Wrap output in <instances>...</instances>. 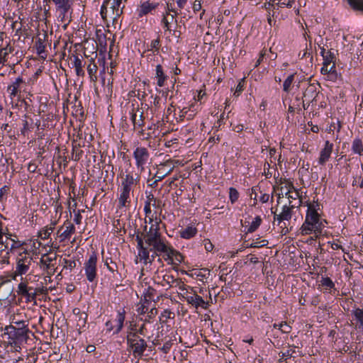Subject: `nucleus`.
<instances>
[{
    "mask_svg": "<svg viewBox=\"0 0 363 363\" xmlns=\"http://www.w3.org/2000/svg\"><path fill=\"white\" fill-rule=\"evenodd\" d=\"M198 230L197 228L193 225H189L179 231V235L182 238L191 239L194 238Z\"/></svg>",
    "mask_w": 363,
    "mask_h": 363,
    "instance_id": "c85d7f7f",
    "label": "nucleus"
},
{
    "mask_svg": "<svg viewBox=\"0 0 363 363\" xmlns=\"http://www.w3.org/2000/svg\"><path fill=\"white\" fill-rule=\"evenodd\" d=\"M174 286L177 287L182 293L188 290L187 288H190L184 284L181 279H175L174 281Z\"/></svg>",
    "mask_w": 363,
    "mask_h": 363,
    "instance_id": "8fccbe9b",
    "label": "nucleus"
},
{
    "mask_svg": "<svg viewBox=\"0 0 363 363\" xmlns=\"http://www.w3.org/2000/svg\"><path fill=\"white\" fill-rule=\"evenodd\" d=\"M160 47V40L157 38L155 40H152L150 45V48L148 50H153V52L159 53V48Z\"/></svg>",
    "mask_w": 363,
    "mask_h": 363,
    "instance_id": "de8ad7c7",
    "label": "nucleus"
},
{
    "mask_svg": "<svg viewBox=\"0 0 363 363\" xmlns=\"http://www.w3.org/2000/svg\"><path fill=\"white\" fill-rule=\"evenodd\" d=\"M277 1L276 4L280 7L286 6H292V4L294 2V0H274V2Z\"/></svg>",
    "mask_w": 363,
    "mask_h": 363,
    "instance_id": "864d4df0",
    "label": "nucleus"
},
{
    "mask_svg": "<svg viewBox=\"0 0 363 363\" xmlns=\"http://www.w3.org/2000/svg\"><path fill=\"white\" fill-rule=\"evenodd\" d=\"M28 131H29L28 122L26 120H23V127L21 129V133L23 135L26 136L28 135Z\"/></svg>",
    "mask_w": 363,
    "mask_h": 363,
    "instance_id": "bf43d9fd",
    "label": "nucleus"
},
{
    "mask_svg": "<svg viewBox=\"0 0 363 363\" xmlns=\"http://www.w3.org/2000/svg\"><path fill=\"white\" fill-rule=\"evenodd\" d=\"M143 241L150 247V250L155 251V255L157 252L164 254L167 252L169 245L166 240L162 235L161 233H155L153 234H145L143 237Z\"/></svg>",
    "mask_w": 363,
    "mask_h": 363,
    "instance_id": "39448f33",
    "label": "nucleus"
},
{
    "mask_svg": "<svg viewBox=\"0 0 363 363\" xmlns=\"http://www.w3.org/2000/svg\"><path fill=\"white\" fill-rule=\"evenodd\" d=\"M144 211L145 213L147 220H146V223L152 224L155 223V216H157L156 213H152L151 208H150V203L145 202L144 206Z\"/></svg>",
    "mask_w": 363,
    "mask_h": 363,
    "instance_id": "72a5a7b5",
    "label": "nucleus"
},
{
    "mask_svg": "<svg viewBox=\"0 0 363 363\" xmlns=\"http://www.w3.org/2000/svg\"><path fill=\"white\" fill-rule=\"evenodd\" d=\"M12 235L11 234H6L5 235V237H6V239L5 240H4V244L5 245V247L6 248H9V240H11V250L13 249V248H16L18 247V246H20V243L19 242H16L15 240H13L12 238H11Z\"/></svg>",
    "mask_w": 363,
    "mask_h": 363,
    "instance_id": "58836bf2",
    "label": "nucleus"
},
{
    "mask_svg": "<svg viewBox=\"0 0 363 363\" xmlns=\"http://www.w3.org/2000/svg\"><path fill=\"white\" fill-rule=\"evenodd\" d=\"M86 69L90 80L94 82H96L98 67L94 62V59L93 57L91 58L90 63L87 65Z\"/></svg>",
    "mask_w": 363,
    "mask_h": 363,
    "instance_id": "c756f323",
    "label": "nucleus"
},
{
    "mask_svg": "<svg viewBox=\"0 0 363 363\" xmlns=\"http://www.w3.org/2000/svg\"><path fill=\"white\" fill-rule=\"evenodd\" d=\"M105 265L107 267L108 269L111 272H114L115 271H117V268H118L117 264H116V263L113 262L112 259H111V264H108V259H106L105 261Z\"/></svg>",
    "mask_w": 363,
    "mask_h": 363,
    "instance_id": "6e6d98bb",
    "label": "nucleus"
},
{
    "mask_svg": "<svg viewBox=\"0 0 363 363\" xmlns=\"http://www.w3.org/2000/svg\"><path fill=\"white\" fill-rule=\"evenodd\" d=\"M323 65H330L331 66V63H335L334 60L335 58V56L333 52H332L330 50H328L326 52L325 56H323Z\"/></svg>",
    "mask_w": 363,
    "mask_h": 363,
    "instance_id": "79ce46f5",
    "label": "nucleus"
},
{
    "mask_svg": "<svg viewBox=\"0 0 363 363\" xmlns=\"http://www.w3.org/2000/svg\"><path fill=\"white\" fill-rule=\"evenodd\" d=\"M4 331V333L9 335V344L16 351L21 350V346L27 342L29 338L28 334L31 333L29 328H13L12 326H6Z\"/></svg>",
    "mask_w": 363,
    "mask_h": 363,
    "instance_id": "f03ea898",
    "label": "nucleus"
},
{
    "mask_svg": "<svg viewBox=\"0 0 363 363\" xmlns=\"http://www.w3.org/2000/svg\"><path fill=\"white\" fill-rule=\"evenodd\" d=\"M9 189V187L6 185L0 189V201L3 199L4 196L8 194Z\"/></svg>",
    "mask_w": 363,
    "mask_h": 363,
    "instance_id": "69168bd1",
    "label": "nucleus"
},
{
    "mask_svg": "<svg viewBox=\"0 0 363 363\" xmlns=\"http://www.w3.org/2000/svg\"><path fill=\"white\" fill-rule=\"evenodd\" d=\"M333 149V144L327 140L324 148L320 151L318 162L320 164H324L330 158Z\"/></svg>",
    "mask_w": 363,
    "mask_h": 363,
    "instance_id": "aec40b11",
    "label": "nucleus"
},
{
    "mask_svg": "<svg viewBox=\"0 0 363 363\" xmlns=\"http://www.w3.org/2000/svg\"><path fill=\"white\" fill-rule=\"evenodd\" d=\"M108 3L109 1H104L101 7L100 13L104 19L106 18L108 15L110 16V13H111L108 9Z\"/></svg>",
    "mask_w": 363,
    "mask_h": 363,
    "instance_id": "09e8293b",
    "label": "nucleus"
},
{
    "mask_svg": "<svg viewBox=\"0 0 363 363\" xmlns=\"http://www.w3.org/2000/svg\"><path fill=\"white\" fill-rule=\"evenodd\" d=\"M261 221V218L259 216H257L252 222L245 220L244 223H242V227L245 228V231L246 232V233H253L260 225ZM241 222H242V220H241Z\"/></svg>",
    "mask_w": 363,
    "mask_h": 363,
    "instance_id": "b1692460",
    "label": "nucleus"
},
{
    "mask_svg": "<svg viewBox=\"0 0 363 363\" xmlns=\"http://www.w3.org/2000/svg\"><path fill=\"white\" fill-rule=\"evenodd\" d=\"M8 326H12L13 328H28V320H21L18 318V315H13L11 320V324Z\"/></svg>",
    "mask_w": 363,
    "mask_h": 363,
    "instance_id": "2f4dec72",
    "label": "nucleus"
},
{
    "mask_svg": "<svg viewBox=\"0 0 363 363\" xmlns=\"http://www.w3.org/2000/svg\"><path fill=\"white\" fill-rule=\"evenodd\" d=\"M162 223V220L157 216H155V223L151 224V226L147 232L145 234H153L155 233H160V224Z\"/></svg>",
    "mask_w": 363,
    "mask_h": 363,
    "instance_id": "e433bc0d",
    "label": "nucleus"
},
{
    "mask_svg": "<svg viewBox=\"0 0 363 363\" xmlns=\"http://www.w3.org/2000/svg\"><path fill=\"white\" fill-rule=\"evenodd\" d=\"M13 51V48L9 46V44L8 43L5 48H2L0 50V58H2L4 62H6L7 56L9 53H11Z\"/></svg>",
    "mask_w": 363,
    "mask_h": 363,
    "instance_id": "a19ab883",
    "label": "nucleus"
},
{
    "mask_svg": "<svg viewBox=\"0 0 363 363\" xmlns=\"http://www.w3.org/2000/svg\"><path fill=\"white\" fill-rule=\"evenodd\" d=\"M57 13V21L59 22L65 23V28H66L67 24L71 21V14L72 13V10H63V11H56Z\"/></svg>",
    "mask_w": 363,
    "mask_h": 363,
    "instance_id": "bb28decb",
    "label": "nucleus"
},
{
    "mask_svg": "<svg viewBox=\"0 0 363 363\" xmlns=\"http://www.w3.org/2000/svg\"><path fill=\"white\" fill-rule=\"evenodd\" d=\"M38 166L33 162H30L28 165V170L31 173L35 172Z\"/></svg>",
    "mask_w": 363,
    "mask_h": 363,
    "instance_id": "338daca9",
    "label": "nucleus"
},
{
    "mask_svg": "<svg viewBox=\"0 0 363 363\" xmlns=\"http://www.w3.org/2000/svg\"><path fill=\"white\" fill-rule=\"evenodd\" d=\"M287 203L290 204L291 201L288 200L287 198H282L281 199L280 196L279 195V197L277 198V206H279L281 205L283 206L281 208V212L279 214H277V212H274V222L276 220V216H277V220H278V225L280 226V228H281V233L284 235L286 234L288 232L287 228V224L286 221L289 222V220L291 218V208L294 207V206H289L287 205Z\"/></svg>",
    "mask_w": 363,
    "mask_h": 363,
    "instance_id": "20e7f679",
    "label": "nucleus"
},
{
    "mask_svg": "<svg viewBox=\"0 0 363 363\" xmlns=\"http://www.w3.org/2000/svg\"><path fill=\"white\" fill-rule=\"evenodd\" d=\"M145 202H149L150 203V208H151V206L152 205V206L154 207H157V205H156V199L154 196V195L151 193L149 194V195L147 196V200Z\"/></svg>",
    "mask_w": 363,
    "mask_h": 363,
    "instance_id": "13d9d810",
    "label": "nucleus"
},
{
    "mask_svg": "<svg viewBox=\"0 0 363 363\" xmlns=\"http://www.w3.org/2000/svg\"><path fill=\"white\" fill-rule=\"evenodd\" d=\"M125 311L123 310V311H118L116 315V319L114 320L115 322V330H113V334H118L121 330L123 328V323L125 320Z\"/></svg>",
    "mask_w": 363,
    "mask_h": 363,
    "instance_id": "a878e982",
    "label": "nucleus"
},
{
    "mask_svg": "<svg viewBox=\"0 0 363 363\" xmlns=\"http://www.w3.org/2000/svg\"><path fill=\"white\" fill-rule=\"evenodd\" d=\"M127 343L132 350L133 354L135 357H141L147 347L145 340L141 338L135 333H130L128 335Z\"/></svg>",
    "mask_w": 363,
    "mask_h": 363,
    "instance_id": "423d86ee",
    "label": "nucleus"
},
{
    "mask_svg": "<svg viewBox=\"0 0 363 363\" xmlns=\"http://www.w3.org/2000/svg\"><path fill=\"white\" fill-rule=\"evenodd\" d=\"M239 198V193L236 189L230 187L229 189V199L232 203H235Z\"/></svg>",
    "mask_w": 363,
    "mask_h": 363,
    "instance_id": "49530a36",
    "label": "nucleus"
},
{
    "mask_svg": "<svg viewBox=\"0 0 363 363\" xmlns=\"http://www.w3.org/2000/svg\"><path fill=\"white\" fill-rule=\"evenodd\" d=\"M52 1L55 6V11L72 10L74 0H49Z\"/></svg>",
    "mask_w": 363,
    "mask_h": 363,
    "instance_id": "393cba45",
    "label": "nucleus"
},
{
    "mask_svg": "<svg viewBox=\"0 0 363 363\" xmlns=\"http://www.w3.org/2000/svg\"><path fill=\"white\" fill-rule=\"evenodd\" d=\"M352 314L355 317L358 323H359V328L363 330V308H357L352 311Z\"/></svg>",
    "mask_w": 363,
    "mask_h": 363,
    "instance_id": "c9c22d12",
    "label": "nucleus"
},
{
    "mask_svg": "<svg viewBox=\"0 0 363 363\" xmlns=\"http://www.w3.org/2000/svg\"><path fill=\"white\" fill-rule=\"evenodd\" d=\"M315 91V87L313 85H310L308 86V87L306 89L304 94H303V97L304 98H307L308 96L309 97V94H311V97L313 96V94Z\"/></svg>",
    "mask_w": 363,
    "mask_h": 363,
    "instance_id": "e2e57ef3",
    "label": "nucleus"
},
{
    "mask_svg": "<svg viewBox=\"0 0 363 363\" xmlns=\"http://www.w3.org/2000/svg\"><path fill=\"white\" fill-rule=\"evenodd\" d=\"M243 86L242 82H240L236 86L235 94L238 96L243 91Z\"/></svg>",
    "mask_w": 363,
    "mask_h": 363,
    "instance_id": "774afa93",
    "label": "nucleus"
},
{
    "mask_svg": "<svg viewBox=\"0 0 363 363\" xmlns=\"http://www.w3.org/2000/svg\"><path fill=\"white\" fill-rule=\"evenodd\" d=\"M155 78L157 79V85L160 87L164 86L168 76L164 73L161 65H157L155 67Z\"/></svg>",
    "mask_w": 363,
    "mask_h": 363,
    "instance_id": "5701e85b",
    "label": "nucleus"
},
{
    "mask_svg": "<svg viewBox=\"0 0 363 363\" xmlns=\"http://www.w3.org/2000/svg\"><path fill=\"white\" fill-rule=\"evenodd\" d=\"M320 281L321 286L326 287V289H331L335 287V284L329 277H322Z\"/></svg>",
    "mask_w": 363,
    "mask_h": 363,
    "instance_id": "37998d69",
    "label": "nucleus"
},
{
    "mask_svg": "<svg viewBox=\"0 0 363 363\" xmlns=\"http://www.w3.org/2000/svg\"><path fill=\"white\" fill-rule=\"evenodd\" d=\"M143 125H144V117H143V113L141 112L139 116V118L138 119L137 118V121H135L134 128H135L136 127H143Z\"/></svg>",
    "mask_w": 363,
    "mask_h": 363,
    "instance_id": "680f3d73",
    "label": "nucleus"
},
{
    "mask_svg": "<svg viewBox=\"0 0 363 363\" xmlns=\"http://www.w3.org/2000/svg\"><path fill=\"white\" fill-rule=\"evenodd\" d=\"M135 240L137 241V248L138 250V256L140 261H143L144 264H147V263H152V259L150 255V252L151 250L150 249L148 250L144 245L143 236L137 235L135 237Z\"/></svg>",
    "mask_w": 363,
    "mask_h": 363,
    "instance_id": "4468645a",
    "label": "nucleus"
},
{
    "mask_svg": "<svg viewBox=\"0 0 363 363\" xmlns=\"http://www.w3.org/2000/svg\"><path fill=\"white\" fill-rule=\"evenodd\" d=\"M174 11V6L172 2H167L165 6V11L162 16H170L172 12Z\"/></svg>",
    "mask_w": 363,
    "mask_h": 363,
    "instance_id": "603ef678",
    "label": "nucleus"
},
{
    "mask_svg": "<svg viewBox=\"0 0 363 363\" xmlns=\"http://www.w3.org/2000/svg\"><path fill=\"white\" fill-rule=\"evenodd\" d=\"M174 277L168 273H166L162 277V281L161 285L163 286H167L168 289L174 286Z\"/></svg>",
    "mask_w": 363,
    "mask_h": 363,
    "instance_id": "f704fd0d",
    "label": "nucleus"
},
{
    "mask_svg": "<svg viewBox=\"0 0 363 363\" xmlns=\"http://www.w3.org/2000/svg\"><path fill=\"white\" fill-rule=\"evenodd\" d=\"M320 72H321V74H323L335 73L336 72L335 63H333L331 66L323 65V67L321 68Z\"/></svg>",
    "mask_w": 363,
    "mask_h": 363,
    "instance_id": "3c124183",
    "label": "nucleus"
},
{
    "mask_svg": "<svg viewBox=\"0 0 363 363\" xmlns=\"http://www.w3.org/2000/svg\"><path fill=\"white\" fill-rule=\"evenodd\" d=\"M23 82V79L19 77L7 87V91L9 92L11 99H13L18 94L21 86Z\"/></svg>",
    "mask_w": 363,
    "mask_h": 363,
    "instance_id": "4be33fe9",
    "label": "nucleus"
},
{
    "mask_svg": "<svg viewBox=\"0 0 363 363\" xmlns=\"http://www.w3.org/2000/svg\"><path fill=\"white\" fill-rule=\"evenodd\" d=\"M294 74H290L288 76V77L285 79L283 84V90L286 92L289 91L291 85L294 81Z\"/></svg>",
    "mask_w": 363,
    "mask_h": 363,
    "instance_id": "a18cd8bd",
    "label": "nucleus"
},
{
    "mask_svg": "<svg viewBox=\"0 0 363 363\" xmlns=\"http://www.w3.org/2000/svg\"><path fill=\"white\" fill-rule=\"evenodd\" d=\"M54 226L46 227L40 232V237L43 240L48 239L53 232Z\"/></svg>",
    "mask_w": 363,
    "mask_h": 363,
    "instance_id": "c03bdc74",
    "label": "nucleus"
},
{
    "mask_svg": "<svg viewBox=\"0 0 363 363\" xmlns=\"http://www.w3.org/2000/svg\"><path fill=\"white\" fill-rule=\"evenodd\" d=\"M119 176L121 179V188L133 191V188L139 183L140 176L138 173L135 174L133 172L121 171Z\"/></svg>",
    "mask_w": 363,
    "mask_h": 363,
    "instance_id": "6e6552de",
    "label": "nucleus"
},
{
    "mask_svg": "<svg viewBox=\"0 0 363 363\" xmlns=\"http://www.w3.org/2000/svg\"><path fill=\"white\" fill-rule=\"evenodd\" d=\"M97 255L93 252L89 259L84 262V268L85 271V275L87 280L89 282H93L96 279L97 277Z\"/></svg>",
    "mask_w": 363,
    "mask_h": 363,
    "instance_id": "1a4fd4ad",
    "label": "nucleus"
},
{
    "mask_svg": "<svg viewBox=\"0 0 363 363\" xmlns=\"http://www.w3.org/2000/svg\"><path fill=\"white\" fill-rule=\"evenodd\" d=\"M155 291V289L152 288H148L147 293L145 297L144 302L138 306L137 311L140 314H145L148 311V304L150 303L149 301L147 299L148 297L150 299L152 298V293Z\"/></svg>",
    "mask_w": 363,
    "mask_h": 363,
    "instance_id": "cd10ccee",
    "label": "nucleus"
},
{
    "mask_svg": "<svg viewBox=\"0 0 363 363\" xmlns=\"http://www.w3.org/2000/svg\"><path fill=\"white\" fill-rule=\"evenodd\" d=\"M64 225L66 227V229L63 232H61L63 227H60L57 232L60 242L69 240L71 236L75 233L74 225L68 220L64 223Z\"/></svg>",
    "mask_w": 363,
    "mask_h": 363,
    "instance_id": "f3484780",
    "label": "nucleus"
},
{
    "mask_svg": "<svg viewBox=\"0 0 363 363\" xmlns=\"http://www.w3.org/2000/svg\"><path fill=\"white\" fill-rule=\"evenodd\" d=\"M64 262V268H69V269H72L76 267V262L74 260H69L67 259H63Z\"/></svg>",
    "mask_w": 363,
    "mask_h": 363,
    "instance_id": "5fc2aeb1",
    "label": "nucleus"
},
{
    "mask_svg": "<svg viewBox=\"0 0 363 363\" xmlns=\"http://www.w3.org/2000/svg\"><path fill=\"white\" fill-rule=\"evenodd\" d=\"M167 257L166 259L171 260L173 264H179L183 262V255L173 247L169 246L167 252L164 254Z\"/></svg>",
    "mask_w": 363,
    "mask_h": 363,
    "instance_id": "412c9836",
    "label": "nucleus"
},
{
    "mask_svg": "<svg viewBox=\"0 0 363 363\" xmlns=\"http://www.w3.org/2000/svg\"><path fill=\"white\" fill-rule=\"evenodd\" d=\"M18 23L17 21L13 22L11 27L13 29H16V35H20V34L21 33V30H22V24H21V23H20L19 26L17 27Z\"/></svg>",
    "mask_w": 363,
    "mask_h": 363,
    "instance_id": "0e129e2a",
    "label": "nucleus"
},
{
    "mask_svg": "<svg viewBox=\"0 0 363 363\" xmlns=\"http://www.w3.org/2000/svg\"><path fill=\"white\" fill-rule=\"evenodd\" d=\"M172 346V341L171 340L166 341L161 348L162 351L167 354L169 352L171 347Z\"/></svg>",
    "mask_w": 363,
    "mask_h": 363,
    "instance_id": "4d7b16f0",
    "label": "nucleus"
},
{
    "mask_svg": "<svg viewBox=\"0 0 363 363\" xmlns=\"http://www.w3.org/2000/svg\"><path fill=\"white\" fill-rule=\"evenodd\" d=\"M56 260V255L53 257L48 255H43L40 260V268L46 273L45 281L48 278V281L51 280V277L55 273L56 268L53 261Z\"/></svg>",
    "mask_w": 363,
    "mask_h": 363,
    "instance_id": "ddd939ff",
    "label": "nucleus"
},
{
    "mask_svg": "<svg viewBox=\"0 0 363 363\" xmlns=\"http://www.w3.org/2000/svg\"><path fill=\"white\" fill-rule=\"evenodd\" d=\"M274 329L278 330L281 333H289L291 331V327L286 322L279 324L274 323Z\"/></svg>",
    "mask_w": 363,
    "mask_h": 363,
    "instance_id": "ea45409f",
    "label": "nucleus"
},
{
    "mask_svg": "<svg viewBox=\"0 0 363 363\" xmlns=\"http://www.w3.org/2000/svg\"><path fill=\"white\" fill-rule=\"evenodd\" d=\"M72 67L74 68L76 74L79 77L84 76V65L82 60L77 55H74V60L72 62Z\"/></svg>",
    "mask_w": 363,
    "mask_h": 363,
    "instance_id": "7c9ffc66",
    "label": "nucleus"
},
{
    "mask_svg": "<svg viewBox=\"0 0 363 363\" xmlns=\"http://www.w3.org/2000/svg\"><path fill=\"white\" fill-rule=\"evenodd\" d=\"M179 164L178 160L169 159L157 165V170L155 174L157 181H162L169 175L174 169L176 164Z\"/></svg>",
    "mask_w": 363,
    "mask_h": 363,
    "instance_id": "9b49d317",
    "label": "nucleus"
},
{
    "mask_svg": "<svg viewBox=\"0 0 363 363\" xmlns=\"http://www.w3.org/2000/svg\"><path fill=\"white\" fill-rule=\"evenodd\" d=\"M133 158L135 160V166L138 171L142 173L145 171V166L148 162L150 153L145 147H137L133 153Z\"/></svg>",
    "mask_w": 363,
    "mask_h": 363,
    "instance_id": "0eeeda50",
    "label": "nucleus"
},
{
    "mask_svg": "<svg viewBox=\"0 0 363 363\" xmlns=\"http://www.w3.org/2000/svg\"><path fill=\"white\" fill-rule=\"evenodd\" d=\"M35 277L30 274L25 277H21L20 283L18 284L16 293L21 298L26 299V303L35 301L38 295V289L32 286V283H37Z\"/></svg>",
    "mask_w": 363,
    "mask_h": 363,
    "instance_id": "7ed1b4c3",
    "label": "nucleus"
},
{
    "mask_svg": "<svg viewBox=\"0 0 363 363\" xmlns=\"http://www.w3.org/2000/svg\"><path fill=\"white\" fill-rule=\"evenodd\" d=\"M352 150L354 153L363 155V143L361 139L355 138L352 144Z\"/></svg>",
    "mask_w": 363,
    "mask_h": 363,
    "instance_id": "473e14b6",
    "label": "nucleus"
},
{
    "mask_svg": "<svg viewBox=\"0 0 363 363\" xmlns=\"http://www.w3.org/2000/svg\"><path fill=\"white\" fill-rule=\"evenodd\" d=\"M132 191L125 189L123 188L119 189V196H118V208H127L129 207L131 203L130 200V192Z\"/></svg>",
    "mask_w": 363,
    "mask_h": 363,
    "instance_id": "a211bd4d",
    "label": "nucleus"
},
{
    "mask_svg": "<svg viewBox=\"0 0 363 363\" xmlns=\"http://www.w3.org/2000/svg\"><path fill=\"white\" fill-rule=\"evenodd\" d=\"M172 21H173L171 20L170 16H162L161 24L164 30V33L169 32V34H172L179 39L181 36V31L172 29L171 23Z\"/></svg>",
    "mask_w": 363,
    "mask_h": 363,
    "instance_id": "6ab92c4d",
    "label": "nucleus"
},
{
    "mask_svg": "<svg viewBox=\"0 0 363 363\" xmlns=\"http://www.w3.org/2000/svg\"><path fill=\"white\" fill-rule=\"evenodd\" d=\"M109 1L108 9L110 10V18L113 21L116 20L123 13L124 6H122V0H106Z\"/></svg>",
    "mask_w": 363,
    "mask_h": 363,
    "instance_id": "2eb2a0df",
    "label": "nucleus"
},
{
    "mask_svg": "<svg viewBox=\"0 0 363 363\" xmlns=\"http://www.w3.org/2000/svg\"><path fill=\"white\" fill-rule=\"evenodd\" d=\"M32 262V257L26 252L19 254L16 260V274H26L28 272Z\"/></svg>",
    "mask_w": 363,
    "mask_h": 363,
    "instance_id": "f8f14e48",
    "label": "nucleus"
},
{
    "mask_svg": "<svg viewBox=\"0 0 363 363\" xmlns=\"http://www.w3.org/2000/svg\"><path fill=\"white\" fill-rule=\"evenodd\" d=\"M189 289L191 290L190 291L189 290H186L185 292L182 294V298H184L189 304H191L196 308H198L199 307L206 308L208 303L201 296H199L192 288L190 287Z\"/></svg>",
    "mask_w": 363,
    "mask_h": 363,
    "instance_id": "9d476101",
    "label": "nucleus"
},
{
    "mask_svg": "<svg viewBox=\"0 0 363 363\" xmlns=\"http://www.w3.org/2000/svg\"><path fill=\"white\" fill-rule=\"evenodd\" d=\"M161 98L158 96H155L153 101V107L152 108L154 111H156L160 107Z\"/></svg>",
    "mask_w": 363,
    "mask_h": 363,
    "instance_id": "052dcab7",
    "label": "nucleus"
},
{
    "mask_svg": "<svg viewBox=\"0 0 363 363\" xmlns=\"http://www.w3.org/2000/svg\"><path fill=\"white\" fill-rule=\"evenodd\" d=\"M35 48L37 50V53L43 57V54H45V45L44 43V40L38 38L35 42Z\"/></svg>",
    "mask_w": 363,
    "mask_h": 363,
    "instance_id": "4c0bfd02",
    "label": "nucleus"
},
{
    "mask_svg": "<svg viewBox=\"0 0 363 363\" xmlns=\"http://www.w3.org/2000/svg\"><path fill=\"white\" fill-rule=\"evenodd\" d=\"M318 203H309L306 213V220L303 223L301 230L303 235H309L314 233L315 238H318L322 233V230L325 227L324 223H327L325 220H321L318 213Z\"/></svg>",
    "mask_w": 363,
    "mask_h": 363,
    "instance_id": "f257e3e1",
    "label": "nucleus"
},
{
    "mask_svg": "<svg viewBox=\"0 0 363 363\" xmlns=\"http://www.w3.org/2000/svg\"><path fill=\"white\" fill-rule=\"evenodd\" d=\"M159 6L158 2H151L150 1H145L141 2L140 5L137 9L138 16L140 18L143 17L149 13H152Z\"/></svg>",
    "mask_w": 363,
    "mask_h": 363,
    "instance_id": "dca6fc26",
    "label": "nucleus"
}]
</instances>
